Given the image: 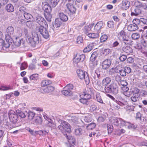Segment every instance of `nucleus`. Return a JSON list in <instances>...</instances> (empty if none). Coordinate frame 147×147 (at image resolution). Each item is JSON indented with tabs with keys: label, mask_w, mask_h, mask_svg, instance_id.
<instances>
[{
	"label": "nucleus",
	"mask_w": 147,
	"mask_h": 147,
	"mask_svg": "<svg viewBox=\"0 0 147 147\" xmlns=\"http://www.w3.org/2000/svg\"><path fill=\"white\" fill-rule=\"evenodd\" d=\"M26 40L27 42L30 43L32 46L33 47H37L39 42L38 34L35 32L32 33V37L27 35Z\"/></svg>",
	"instance_id": "nucleus-1"
},
{
	"label": "nucleus",
	"mask_w": 147,
	"mask_h": 147,
	"mask_svg": "<svg viewBox=\"0 0 147 147\" xmlns=\"http://www.w3.org/2000/svg\"><path fill=\"white\" fill-rule=\"evenodd\" d=\"M47 27L48 25L47 23H46L45 26H37L36 28V31L39 32L44 38L47 39L49 36V32L47 30Z\"/></svg>",
	"instance_id": "nucleus-2"
},
{
	"label": "nucleus",
	"mask_w": 147,
	"mask_h": 147,
	"mask_svg": "<svg viewBox=\"0 0 147 147\" xmlns=\"http://www.w3.org/2000/svg\"><path fill=\"white\" fill-rule=\"evenodd\" d=\"M71 128L70 125L65 121H62L61 124L58 126L59 129L63 133L65 132L69 133L71 131Z\"/></svg>",
	"instance_id": "nucleus-3"
},
{
	"label": "nucleus",
	"mask_w": 147,
	"mask_h": 147,
	"mask_svg": "<svg viewBox=\"0 0 147 147\" xmlns=\"http://www.w3.org/2000/svg\"><path fill=\"white\" fill-rule=\"evenodd\" d=\"M77 73L79 78L81 80L84 79L86 84H88L90 82V80L87 74L83 71L80 69H78Z\"/></svg>",
	"instance_id": "nucleus-4"
},
{
	"label": "nucleus",
	"mask_w": 147,
	"mask_h": 147,
	"mask_svg": "<svg viewBox=\"0 0 147 147\" xmlns=\"http://www.w3.org/2000/svg\"><path fill=\"white\" fill-rule=\"evenodd\" d=\"M14 32L13 28L11 26L8 27L7 29V34L5 35V39L9 40L11 42V36Z\"/></svg>",
	"instance_id": "nucleus-5"
},
{
	"label": "nucleus",
	"mask_w": 147,
	"mask_h": 147,
	"mask_svg": "<svg viewBox=\"0 0 147 147\" xmlns=\"http://www.w3.org/2000/svg\"><path fill=\"white\" fill-rule=\"evenodd\" d=\"M9 119L13 123H16L18 120V116L13 111H11L9 113Z\"/></svg>",
	"instance_id": "nucleus-6"
},
{
	"label": "nucleus",
	"mask_w": 147,
	"mask_h": 147,
	"mask_svg": "<svg viewBox=\"0 0 147 147\" xmlns=\"http://www.w3.org/2000/svg\"><path fill=\"white\" fill-rule=\"evenodd\" d=\"M85 58V57L84 55L77 54L73 59V62L75 64H78L79 63L83 62Z\"/></svg>",
	"instance_id": "nucleus-7"
},
{
	"label": "nucleus",
	"mask_w": 147,
	"mask_h": 147,
	"mask_svg": "<svg viewBox=\"0 0 147 147\" xmlns=\"http://www.w3.org/2000/svg\"><path fill=\"white\" fill-rule=\"evenodd\" d=\"M36 21L40 26H45L47 23L44 19L41 16L38 15L36 17Z\"/></svg>",
	"instance_id": "nucleus-8"
},
{
	"label": "nucleus",
	"mask_w": 147,
	"mask_h": 147,
	"mask_svg": "<svg viewBox=\"0 0 147 147\" xmlns=\"http://www.w3.org/2000/svg\"><path fill=\"white\" fill-rule=\"evenodd\" d=\"M66 6L69 11L72 14L76 13V9L74 5L70 3H67Z\"/></svg>",
	"instance_id": "nucleus-9"
},
{
	"label": "nucleus",
	"mask_w": 147,
	"mask_h": 147,
	"mask_svg": "<svg viewBox=\"0 0 147 147\" xmlns=\"http://www.w3.org/2000/svg\"><path fill=\"white\" fill-rule=\"evenodd\" d=\"M120 118H117L116 117H112L109 119V121L111 123L116 126H118L119 123Z\"/></svg>",
	"instance_id": "nucleus-10"
},
{
	"label": "nucleus",
	"mask_w": 147,
	"mask_h": 147,
	"mask_svg": "<svg viewBox=\"0 0 147 147\" xmlns=\"http://www.w3.org/2000/svg\"><path fill=\"white\" fill-rule=\"evenodd\" d=\"M131 15L132 16H137L141 13V11L139 8L136 7L132 8L131 10Z\"/></svg>",
	"instance_id": "nucleus-11"
},
{
	"label": "nucleus",
	"mask_w": 147,
	"mask_h": 147,
	"mask_svg": "<svg viewBox=\"0 0 147 147\" xmlns=\"http://www.w3.org/2000/svg\"><path fill=\"white\" fill-rule=\"evenodd\" d=\"M111 64V62L110 59H107L102 62V66L104 69L108 68Z\"/></svg>",
	"instance_id": "nucleus-12"
},
{
	"label": "nucleus",
	"mask_w": 147,
	"mask_h": 147,
	"mask_svg": "<svg viewBox=\"0 0 147 147\" xmlns=\"http://www.w3.org/2000/svg\"><path fill=\"white\" fill-rule=\"evenodd\" d=\"M136 7L138 8H142L144 9L147 8V5L144 3H142L138 1H135L134 3Z\"/></svg>",
	"instance_id": "nucleus-13"
},
{
	"label": "nucleus",
	"mask_w": 147,
	"mask_h": 147,
	"mask_svg": "<svg viewBox=\"0 0 147 147\" xmlns=\"http://www.w3.org/2000/svg\"><path fill=\"white\" fill-rule=\"evenodd\" d=\"M110 86L111 92L115 94H117L118 91L117 85L116 84L113 83L111 84Z\"/></svg>",
	"instance_id": "nucleus-14"
},
{
	"label": "nucleus",
	"mask_w": 147,
	"mask_h": 147,
	"mask_svg": "<svg viewBox=\"0 0 147 147\" xmlns=\"http://www.w3.org/2000/svg\"><path fill=\"white\" fill-rule=\"evenodd\" d=\"M42 6L45 11L47 13L50 12L51 9V7L47 3L44 2L42 3Z\"/></svg>",
	"instance_id": "nucleus-15"
},
{
	"label": "nucleus",
	"mask_w": 147,
	"mask_h": 147,
	"mask_svg": "<svg viewBox=\"0 0 147 147\" xmlns=\"http://www.w3.org/2000/svg\"><path fill=\"white\" fill-rule=\"evenodd\" d=\"M136 89V90L137 92L135 93L133 95V96L131 97V100L134 102H136L138 100V97L139 96V90L138 89Z\"/></svg>",
	"instance_id": "nucleus-16"
},
{
	"label": "nucleus",
	"mask_w": 147,
	"mask_h": 147,
	"mask_svg": "<svg viewBox=\"0 0 147 147\" xmlns=\"http://www.w3.org/2000/svg\"><path fill=\"white\" fill-rule=\"evenodd\" d=\"M130 3L127 1H123L122 3V8L124 10H126L128 9L130 6Z\"/></svg>",
	"instance_id": "nucleus-17"
},
{
	"label": "nucleus",
	"mask_w": 147,
	"mask_h": 147,
	"mask_svg": "<svg viewBox=\"0 0 147 147\" xmlns=\"http://www.w3.org/2000/svg\"><path fill=\"white\" fill-rule=\"evenodd\" d=\"M54 89L55 88L54 87L50 86L44 89L43 91L45 93H49L53 91Z\"/></svg>",
	"instance_id": "nucleus-18"
},
{
	"label": "nucleus",
	"mask_w": 147,
	"mask_h": 147,
	"mask_svg": "<svg viewBox=\"0 0 147 147\" xmlns=\"http://www.w3.org/2000/svg\"><path fill=\"white\" fill-rule=\"evenodd\" d=\"M138 29V26L134 24H130L128 26L127 29L130 31H135Z\"/></svg>",
	"instance_id": "nucleus-19"
},
{
	"label": "nucleus",
	"mask_w": 147,
	"mask_h": 147,
	"mask_svg": "<svg viewBox=\"0 0 147 147\" xmlns=\"http://www.w3.org/2000/svg\"><path fill=\"white\" fill-rule=\"evenodd\" d=\"M102 127L105 128L107 130L108 134H111L113 130V126L111 125L108 126L106 124H105L102 126Z\"/></svg>",
	"instance_id": "nucleus-20"
},
{
	"label": "nucleus",
	"mask_w": 147,
	"mask_h": 147,
	"mask_svg": "<svg viewBox=\"0 0 147 147\" xmlns=\"http://www.w3.org/2000/svg\"><path fill=\"white\" fill-rule=\"evenodd\" d=\"M59 16L60 20L66 22L67 21L68 19L67 16L63 13H59Z\"/></svg>",
	"instance_id": "nucleus-21"
},
{
	"label": "nucleus",
	"mask_w": 147,
	"mask_h": 147,
	"mask_svg": "<svg viewBox=\"0 0 147 147\" xmlns=\"http://www.w3.org/2000/svg\"><path fill=\"white\" fill-rule=\"evenodd\" d=\"M96 58H97L98 59H99V61H100V57H98L96 52H94L92 54L90 59L91 61H93L95 60Z\"/></svg>",
	"instance_id": "nucleus-22"
},
{
	"label": "nucleus",
	"mask_w": 147,
	"mask_h": 147,
	"mask_svg": "<svg viewBox=\"0 0 147 147\" xmlns=\"http://www.w3.org/2000/svg\"><path fill=\"white\" fill-rule=\"evenodd\" d=\"M122 50L123 51L127 53H130L133 51L132 48L130 47L127 46L123 47Z\"/></svg>",
	"instance_id": "nucleus-23"
},
{
	"label": "nucleus",
	"mask_w": 147,
	"mask_h": 147,
	"mask_svg": "<svg viewBox=\"0 0 147 147\" xmlns=\"http://www.w3.org/2000/svg\"><path fill=\"white\" fill-rule=\"evenodd\" d=\"M23 41L22 39H20L19 38H16L13 41L14 44L17 46H20L22 42Z\"/></svg>",
	"instance_id": "nucleus-24"
},
{
	"label": "nucleus",
	"mask_w": 147,
	"mask_h": 147,
	"mask_svg": "<svg viewBox=\"0 0 147 147\" xmlns=\"http://www.w3.org/2000/svg\"><path fill=\"white\" fill-rule=\"evenodd\" d=\"M101 29V22L100 21L97 23L94 26V30L98 32H100Z\"/></svg>",
	"instance_id": "nucleus-25"
},
{
	"label": "nucleus",
	"mask_w": 147,
	"mask_h": 147,
	"mask_svg": "<svg viewBox=\"0 0 147 147\" xmlns=\"http://www.w3.org/2000/svg\"><path fill=\"white\" fill-rule=\"evenodd\" d=\"M6 10L9 12H12L14 11L13 6L11 4H8L5 7Z\"/></svg>",
	"instance_id": "nucleus-26"
},
{
	"label": "nucleus",
	"mask_w": 147,
	"mask_h": 147,
	"mask_svg": "<svg viewBox=\"0 0 147 147\" xmlns=\"http://www.w3.org/2000/svg\"><path fill=\"white\" fill-rule=\"evenodd\" d=\"M62 93L65 96H70L72 94V92L67 90H65L64 88L63 90L62 91Z\"/></svg>",
	"instance_id": "nucleus-27"
},
{
	"label": "nucleus",
	"mask_w": 147,
	"mask_h": 147,
	"mask_svg": "<svg viewBox=\"0 0 147 147\" xmlns=\"http://www.w3.org/2000/svg\"><path fill=\"white\" fill-rule=\"evenodd\" d=\"M71 120L73 122L78 123L80 121L79 116L78 115L72 116L71 117Z\"/></svg>",
	"instance_id": "nucleus-28"
},
{
	"label": "nucleus",
	"mask_w": 147,
	"mask_h": 147,
	"mask_svg": "<svg viewBox=\"0 0 147 147\" xmlns=\"http://www.w3.org/2000/svg\"><path fill=\"white\" fill-rule=\"evenodd\" d=\"M51 81L47 80H44L42 81L41 83V86L42 87H45L51 84Z\"/></svg>",
	"instance_id": "nucleus-29"
},
{
	"label": "nucleus",
	"mask_w": 147,
	"mask_h": 147,
	"mask_svg": "<svg viewBox=\"0 0 147 147\" xmlns=\"http://www.w3.org/2000/svg\"><path fill=\"white\" fill-rule=\"evenodd\" d=\"M49 131L48 130H40L38 131H35V133L36 134H38L39 135H42V136H45L46 134H48Z\"/></svg>",
	"instance_id": "nucleus-30"
},
{
	"label": "nucleus",
	"mask_w": 147,
	"mask_h": 147,
	"mask_svg": "<svg viewBox=\"0 0 147 147\" xmlns=\"http://www.w3.org/2000/svg\"><path fill=\"white\" fill-rule=\"evenodd\" d=\"M111 81V78L109 77H107L105 78L103 80L102 83L103 85H107Z\"/></svg>",
	"instance_id": "nucleus-31"
},
{
	"label": "nucleus",
	"mask_w": 147,
	"mask_h": 147,
	"mask_svg": "<svg viewBox=\"0 0 147 147\" xmlns=\"http://www.w3.org/2000/svg\"><path fill=\"white\" fill-rule=\"evenodd\" d=\"M92 119L91 115L87 114L85 116L84 120L86 122H89L91 121Z\"/></svg>",
	"instance_id": "nucleus-32"
},
{
	"label": "nucleus",
	"mask_w": 147,
	"mask_h": 147,
	"mask_svg": "<svg viewBox=\"0 0 147 147\" xmlns=\"http://www.w3.org/2000/svg\"><path fill=\"white\" fill-rule=\"evenodd\" d=\"M5 39L6 40V42L5 43H4V45L3 46L6 48H8L11 45V44L12 43L13 40H12V39H11V41L10 42V40H9V39L8 40H7L6 39Z\"/></svg>",
	"instance_id": "nucleus-33"
},
{
	"label": "nucleus",
	"mask_w": 147,
	"mask_h": 147,
	"mask_svg": "<svg viewBox=\"0 0 147 147\" xmlns=\"http://www.w3.org/2000/svg\"><path fill=\"white\" fill-rule=\"evenodd\" d=\"M61 24L60 20L59 19H56L55 21L54 26L56 28L59 27Z\"/></svg>",
	"instance_id": "nucleus-34"
},
{
	"label": "nucleus",
	"mask_w": 147,
	"mask_h": 147,
	"mask_svg": "<svg viewBox=\"0 0 147 147\" xmlns=\"http://www.w3.org/2000/svg\"><path fill=\"white\" fill-rule=\"evenodd\" d=\"M30 80H36L39 79L38 75L37 74H33L30 76Z\"/></svg>",
	"instance_id": "nucleus-35"
},
{
	"label": "nucleus",
	"mask_w": 147,
	"mask_h": 147,
	"mask_svg": "<svg viewBox=\"0 0 147 147\" xmlns=\"http://www.w3.org/2000/svg\"><path fill=\"white\" fill-rule=\"evenodd\" d=\"M34 122L36 124H41L42 122V119L40 116H38L36 117V119L35 120Z\"/></svg>",
	"instance_id": "nucleus-36"
},
{
	"label": "nucleus",
	"mask_w": 147,
	"mask_h": 147,
	"mask_svg": "<svg viewBox=\"0 0 147 147\" xmlns=\"http://www.w3.org/2000/svg\"><path fill=\"white\" fill-rule=\"evenodd\" d=\"M87 35L89 38H97L99 36V34H98L94 33H88L87 34Z\"/></svg>",
	"instance_id": "nucleus-37"
},
{
	"label": "nucleus",
	"mask_w": 147,
	"mask_h": 147,
	"mask_svg": "<svg viewBox=\"0 0 147 147\" xmlns=\"http://www.w3.org/2000/svg\"><path fill=\"white\" fill-rule=\"evenodd\" d=\"M80 96L81 98L80 100V102L83 104H87L88 102V100L86 99L85 98H83V94L81 95Z\"/></svg>",
	"instance_id": "nucleus-38"
},
{
	"label": "nucleus",
	"mask_w": 147,
	"mask_h": 147,
	"mask_svg": "<svg viewBox=\"0 0 147 147\" xmlns=\"http://www.w3.org/2000/svg\"><path fill=\"white\" fill-rule=\"evenodd\" d=\"M96 126V124L94 123H91L88 124V125L86 127L87 129L90 130L94 128Z\"/></svg>",
	"instance_id": "nucleus-39"
},
{
	"label": "nucleus",
	"mask_w": 147,
	"mask_h": 147,
	"mask_svg": "<svg viewBox=\"0 0 147 147\" xmlns=\"http://www.w3.org/2000/svg\"><path fill=\"white\" fill-rule=\"evenodd\" d=\"M59 0H51L50 1V4L53 7H55L59 2Z\"/></svg>",
	"instance_id": "nucleus-40"
},
{
	"label": "nucleus",
	"mask_w": 147,
	"mask_h": 147,
	"mask_svg": "<svg viewBox=\"0 0 147 147\" xmlns=\"http://www.w3.org/2000/svg\"><path fill=\"white\" fill-rule=\"evenodd\" d=\"M140 37V34L138 33H133L131 35L132 38L134 40L137 39Z\"/></svg>",
	"instance_id": "nucleus-41"
},
{
	"label": "nucleus",
	"mask_w": 147,
	"mask_h": 147,
	"mask_svg": "<svg viewBox=\"0 0 147 147\" xmlns=\"http://www.w3.org/2000/svg\"><path fill=\"white\" fill-rule=\"evenodd\" d=\"M92 27V24H90L89 25L85 26L84 27V30L85 32H86V33H87L88 31H90L91 30Z\"/></svg>",
	"instance_id": "nucleus-42"
},
{
	"label": "nucleus",
	"mask_w": 147,
	"mask_h": 147,
	"mask_svg": "<svg viewBox=\"0 0 147 147\" xmlns=\"http://www.w3.org/2000/svg\"><path fill=\"white\" fill-rule=\"evenodd\" d=\"M45 16L46 20L49 22H51L52 18V15L51 14L49 13V12L45 14Z\"/></svg>",
	"instance_id": "nucleus-43"
},
{
	"label": "nucleus",
	"mask_w": 147,
	"mask_h": 147,
	"mask_svg": "<svg viewBox=\"0 0 147 147\" xmlns=\"http://www.w3.org/2000/svg\"><path fill=\"white\" fill-rule=\"evenodd\" d=\"M16 112L21 117L24 118L26 117V115L22 111L18 110L16 111Z\"/></svg>",
	"instance_id": "nucleus-44"
},
{
	"label": "nucleus",
	"mask_w": 147,
	"mask_h": 147,
	"mask_svg": "<svg viewBox=\"0 0 147 147\" xmlns=\"http://www.w3.org/2000/svg\"><path fill=\"white\" fill-rule=\"evenodd\" d=\"M141 22V20H140L136 18L134 19L132 21L133 24L137 26Z\"/></svg>",
	"instance_id": "nucleus-45"
},
{
	"label": "nucleus",
	"mask_w": 147,
	"mask_h": 147,
	"mask_svg": "<svg viewBox=\"0 0 147 147\" xmlns=\"http://www.w3.org/2000/svg\"><path fill=\"white\" fill-rule=\"evenodd\" d=\"M24 16L25 18L27 20L30 19L32 18V16L27 13H24Z\"/></svg>",
	"instance_id": "nucleus-46"
},
{
	"label": "nucleus",
	"mask_w": 147,
	"mask_h": 147,
	"mask_svg": "<svg viewBox=\"0 0 147 147\" xmlns=\"http://www.w3.org/2000/svg\"><path fill=\"white\" fill-rule=\"evenodd\" d=\"M28 115L29 119L32 120L34 117L35 114L32 112L30 111L28 113Z\"/></svg>",
	"instance_id": "nucleus-47"
},
{
	"label": "nucleus",
	"mask_w": 147,
	"mask_h": 147,
	"mask_svg": "<svg viewBox=\"0 0 147 147\" xmlns=\"http://www.w3.org/2000/svg\"><path fill=\"white\" fill-rule=\"evenodd\" d=\"M119 123L122 126H127V125H128V122L124 121L121 119V120H120Z\"/></svg>",
	"instance_id": "nucleus-48"
},
{
	"label": "nucleus",
	"mask_w": 147,
	"mask_h": 147,
	"mask_svg": "<svg viewBox=\"0 0 147 147\" xmlns=\"http://www.w3.org/2000/svg\"><path fill=\"white\" fill-rule=\"evenodd\" d=\"M64 88L65 90L71 91V90L73 89V86L72 84H69L67 85Z\"/></svg>",
	"instance_id": "nucleus-49"
},
{
	"label": "nucleus",
	"mask_w": 147,
	"mask_h": 147,
	"mask_svg": "<svg viewBox=\"0 0 147 147\" xmlns=\"http://www.w3.org/2000/svg\"><path fill=\"white\" fill-rule=\"evenodd\" d=\"M75 133L77 135H80L82 134V129L81 128H78L76 129L75 131Z\"/></svg>",
	"instance_id": "nucleus-50"
},
{
	"label": "nucleus",
	"mask_w": 147,
	"mask_h": 147,
	"mask_svg": "<svg viewBox=\"0 0 147 147\" xmlns=\"http://www.w3.org/2000/svg\"><path fill=\"white\" fill-rule=\"evenodd\" d=\"M114 25V22L113 21H109L107 23V26L109 28H113Z\"/></svg>",
	"instance_id": "nucleus-51"
},
{
	"label": "nucleus",
	"mask_w": 147,
	"mask_h": 147,
	"mask_svg": "<svg viewBox=\"0 0 147 147\" xmlns=\"http://www.w3.org/2000/svg\"><path fill=\"white\" fill-rule=\"evenodd\" d=\"M92 49V47L91 46L88 45L84 49L83 51L84 52H87L90 51Z\"/></svg>",
	"instance_id": "nucleus-52"
},
{
	"label": "nucleus",
	"mask_w": 147,
	"mask_h": 147,
	"mask_svg": "<svg viewBox=\"0 0 147 147\" xmlns=\"http://www.w3.org/2000/svg\"><path fill=\"white\" fill-rule=\"evenodd\" d=\"M83 41L82 38L80 36H78L77 38L76 42L78 44L80 45L81 44Z\"/></svg>",
	"instance_id": "nucleus-53"
},
{
	"label": "nucleus",
	"mask_w": 147,
	"mask_h": 147,
	"mask_svg": "<svg viewBox=\"0 0 147 147\" xmlns=\"http://www.w3.org/2000/svg\"><path fill=\"white\" fill-rule=\"evenodd\" d=\"M96 107L95 105L93 103L92 104L91 106L90 107L89 109V111L91 112L94 111L96 110Z\"/></svg>",
	"instance_id": "nucleus-54"
},
{
	"label": "nucleus",
	"mask_w": 147,
	"mask_h": 147,
	"mask_svg": "<svg viewBox=\"0 0 147 147\" xmlns=\"http://www.w3.org/2000/svg\"><path fill=\"white\" fill-rule=\"evenodd\" d=\"M103 92H104L109 93L111 92L110 89V86H106L105 88L104 91L103 90Z\"/></svg>",
	"instance_id": "nucleus-55"
},
{
	"label": "nucleus",
	"mask_w": 147,
	"mask_h": 147,
	"mask_svg": "<svg viewBox=\"0 0 147 147\" xmlns=\"http://www.w3.org/2000/svg\"><path fill=\"white\" fill-rule=\"evenodd\" d=\"M127 125V128L129 129H135L136 128V127L134 124L131 123H130L128 122V125Z\"/></svg>",
	"instance_id": "nucleus-56"
},
{
	"label": "nucleus",
	"mask_w": 147,
	"mask_h": 147,
	"mask_svg": "<svg viewBox=\"0 0 147 147\" xmlns=\"http://www.w3.org/2000/svg\"><path fill=\"white\" fill-rule=\"evenodd\" d=\"M119 71L120 73V75L124 77L126 75V73L124 69H121V70H119Z\"/></svg>",
	"instance_id": "nucleus-57"
},
{
	"label": "nucleus",
	"mask_w": 147,
	"mask_h": 147,
	"mask_svg": "<svg viewBox=\"0 0 147 147\" xmlns=\"http://www.w3.org/2000/svg\"><path fill=\"white\" fill-rule=\"evenodd\" d=\"M96 98L98 102L100 103L101 102V97L100 93H97L96 94Z\"/></svg>",
	"instance_id": "nucleus-58"
},
{
	"label": "nucleus",
	"mask_w": 147,
	"mask_h": 147,
	"mask_svg": "<svg viewBox=\"0 0 147 147\" xmlns=\"http://www.w3.org/2000/svg\"><path fill=\"white\" fill-rule=\"evenodd\" d=\"M83 97L84 98H85L86 99L88 100L91 98V95L88 94H83Z\"/></svg>",
	"instance_id": "nucleus-59"
},
{
	"label": "nucleus",
	"mask_w": 147,
	"mask_h": 147,
	"mask_svg": "<svg viewBox=\"0 0 147 147\" xmlns=\"http://www.w3.org/2000/svg\"><path fill=\"white\" fill-rule=\"evenodd\" d=\"M127 57L126 55H122L119 57V59L121 61H124L127 59Z\"/></svg>",
	"instance_id": "nucleus-60"
},
{
	"label": "nucleus",
	"mask_w": 147,
	"mask_h": 147,
	"mask_svg": "<svg viewBox=\"0 0 147 147\" xmlns=\"http://www.w3.org/2000/svg\"><path fill=\"white\" fill-rule=\"evenodd\" d=\"M124 69L126 73L129 74L131 72V69L129 67H125L124 68Z\"/></svg>",
	"instance_id": "nucleus-61"
},
{
	"label": "nucleus",
	"mask_w": 147,
	"mask_h": 147,
	"mask_svg": "<svg viewBox=\"0 0 147 147\" xmlns=\"http://www.w3.org/2000/svg\"><path fill=\"white\" fill-rule=\"evenodd\" d=\"M120 84L123 86H126L127 85V83L125 80H122L121 81Z\"/></svg>",
	"instance_id": "nucleus-62"
},
{
	"label": "nucleus",
	"mask_w": 147,
	"mask_h": 147,
	"mask_svg": "<svg viewBox=\"0 0 147 147\" xmlns=\"http://www.w3.org/2000/svg\"><path fill=\"white\" fill-rule=\"evenodd\" d=\"M27 67L26 63H23L20 67V69L21 70H23L26 69Z\"/></svg>",
	"instance_id": "nucleus-63"
},
{
	"label": "nucleus",
	"mask_w": 147,
	"mask_h": 147,
	"mask_svg": "<svg viewBox=\"0 0 147 147\" xmlns=\"http://www.w3.org/2000/svg\"><path fill=\"white\" fill-rule=\"evenodd\" d=\"M107 38L108 37L107 35L104 34L102 35V42L105 41L107 39Z\"/></svg>",
	"instance_id": "nucleus-64"
}]
</instances>
